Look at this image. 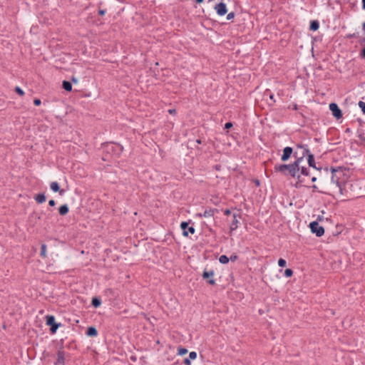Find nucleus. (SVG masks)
I'll return each mask as SVG.
<instances>
[{
  "label": "nucleus",
  "instance_id": "1",
  "mask_svg": "<svg viewBox=\"0 0 365 365\" xmlns=\"http://www.w3.org/2000/svg\"><path fill=\"white\" fill-rule=\"evenodd\" d=\"M341 195L357 198L365 195V184H335Z\"/></svg>",
  "mask_w": 365,
  "mask_h": 365
},
{
  "label": "nucleus",
  "instance_id": "2",
  "mask_svg": "<svg viewBox=\"0 0 365 365\" xmlns=\"http://www.w3.org/2000/svg\"><path fill=\"white\" fill-rule=\"evenodd\" d=\"M299 160L295 162L292 165H275L274 170L277 172L281 173L285 175H292V177L299 178Z\"/></svg>",
  "mask_w": 365,
  "mask_h": 365
},
{
  "label": "nucleus",
  "instance_id": "3",
  "mask_svg": "<svg viewBox=\"0 0 365 365\" xmlns=\"http://www.w3.org/2000/svg\"><path fill=\"white\" fill-rule=\"evenodd\" d=\"M309 228H310L312 232L314 233L317 237H321L324 234V227L322 226H319L317 221L310 222Z\"/></svg>",
  "mask_w": 365,
  "mask_h": 365
},
{
  "label": "nucleus",
  "instance_id": "4",
  "mask_svg": "<svg viewBox=\"0 0 365 365\" xmlns=\"http://www.w3.org/2000/svg\"><path fill=\"white\" fill-rule=\"evenodd\" d=\"M46 324L51 327L50 330L52 334H55L60 327V324L56 323L55 317L53 315H47L46 317Z\"/></svg>",
  "mask_w": 365,
  "mask_h": 365
},
{
  "label": "nucleus",
  "instance_id": "5",
  "mask_svg": "<svg viewBox=\"0 0 365 365\" xmlns=\"http://www.w3.org/2000/svg\"><path fill=\"white\" fill-rule=\"evenodd\" d=\"M329 109L332 115L336 118L339 119L342 117V113L336 103H331L329 104Z\"/></svg>",
  "mask_w": 365,
  "mask_h": 365
},
{
  "label": "nucleus",
  "instance_id": "6",
  "mask_svg": "<svg viewBox=\"0 0 365 365\" xmlns=\"http://www.w3.org/2000/svg\"><path fill=\"white\" fill-rule=\"evenodd\" d=\"M180 227L182 230V235L185 237L188 236L189 233L194 234L195 230L193 227H189V224L186 222H182L180 224Z\"/></svg>",
  "mask_w": 365,
  "mask_h": 365
},
{
  "label": "nucleus",
  "instance_id": "7",
  "mask_svg": "<svg viewBox=\"0 0 365 365\" xmlns=\"http://www.w3.org/2000/svg\"><path fill=\"white\" fill-rule=\"evenodd\" d=\"M217 14L220 16H223L227 13V6L224 3H220L215 6Z\"/></svg>",
  "mask_w": 365,
  "mask_h": 365
},
{
  "label": "nucleus",
  "instance_id": "8",
  "mask_svg": "<svg viewBox=\"0 0 365 365\" xmlns=\"http://www.w3.org/2000/svg\"><path fill=\"white\" fill-rule=\"evenodd\" d=\"M214 274H215V273H214V271H212V270L205 271L202 273V278L205 279H210L209 281H208V283L210 284L213 285V284H215V280L214 279H212Z\"/></svg>",
  "mask_w": 365,
  "mask_h": 365
},
{
  "label": "nucleus",
  "instance_id": "9",
  "mask_svg": "<svg viewBox=\"0 0 365 365\" xmlns=\"http://www.w3.org/2000/svg\"><path fill=\"white\" fill-rule=\"evenodd\" d=\"M232 217H233L232 222H231V224L230 225V230L231 232L235 230L238 227V225H239V220L237 219L239 217V215L234 213L232 215Z\"/></svg>",
  "mask_w": 365,
  "mask_h": 365
},
{
  "label": "nucleus",
  "instance_id": "10",
  "mask_svg": "<svg viewBox=\"0 0 365 365\" xmlns=\"http://www.w3.org/2000/svg\"><path fill=\"white\" fill-rule=\"evenodd\" d=\"M292 153V148L286 147L283 150V154L281 158L282 160V161L287 160L289 158V157L291 156Z\"/></svg>",
  "mask_w": 365,
  "mask_h": 365
},
{
  "label": "nucleus",
  "instance_id": "11",
  "mask_svg": "<svg viewBox=\"0 0 365 365\" xmlns=\"http://www.w3.org/2000/svg\"><path fill=\"white\" fill-rule=\"evenodd\" d=\"M304 152L307 155L308 158V163L310 167H312L314 168H316L315 163H314V155L309 152V149L304 148Z\"/></svg>",
  "mask_w": 365,
  "mask_h": 365
},
{
  "label": "nucleus",
  "instance_id": "12",
  "mask_svg": "<svg viewBox=\"0 0 365 365\" xmlns=\"http://www.w3.org/2000/svg\"><path fill=\"white\" fill-rule=\"evenodd\" d=\"M56 365H65V357L63 351H58L57 354V359L55 363Z\"/></svg>",
  "mask_w": 365,
  "mask_h": 365
},
{
  "label": "nucleus",
  "instance_id": "13",
  "mask_svg": "<svg viewBox=\"0 0 365 365\" xmlns=\"http://www.w3.org/2000/svg\"><path fill=\"white\" fill-rule=\"evenodd\" d=\"M34 199L36 201V202L41 204L46 201V197L43 193H40V194L36 195L35 196Z\"/></svg>",
  "mask_w": 365,
  "mask_h": 365
},
{
  "label": "nucleus",
  "instance_id": "14",
  "mask_svg": "<svg viewBox=\"0 0 365 365\" xmlns=\"http://www.w3.org/2000/svg\"><path fill=\"white\" fill-rule=\"evenodd\" d=\"M68 211L69 209L67 205H61L58 209V212L61 215H66L68 212Z\"/></svg>",
  "mask_w": 365,
  "mask_h": 365
},
{
  "label": "nucleus",
  "instance_id": "15",
  "mask_svg": "<svg viewBox=\"0 0 365 365\" xmlns=\"http://www.w3.org/2000/svg\"><path fill=\"white\" fill-rule=\"evenodd\" d=\"M87 335L89 336H96L98 334V331L94 327H89L86 332Z\"/></svg>",
  "mask_w": 365,
  "mask_h": 365
},
{
  "label": "nucleus",
  "instance_id": "16",
  "mask_svg": "<svg viewBox=\"0 0 365 365\" xmlns=\"http://www.w3.org/2000/svg\"><path fill=\"white\" fill-rule=\"evenodd\" d=\"M63 88L67 91H71L72 90V85L70 82L64 81L63 82Z\"/></svg>",
  "mask_w": 365,
  "mask_h": 365
},
{
  "label": "nucleus",
  "instance_id": "17",
  "mask_svg": "<svg viewBox=\"0 0 365 365\" xmlns=\"http://www.w3.org/2000/svg\"><path fill=\"white\" fill-rule=\"evenodd\" d=\"M319 23L317 21H312L310 24V29L312 31H317L319 29Z\"/></svg>",
  "mask_w": 365,
  "mask_h": 365
},
{
  "label": "nucleus",
  "instance_id": "18",
  "mask_svg": "<svg viewBox=\"0 0 365 365\" xmlns=\"http://www.w3.org/2000/svg\"><path fill=\"white\" fill-rule=\"evenodd\" d=\"M219 262L222 264H227L229 262V258L226 255H221Z\"/></svg>",
  "mask_w": 365,
  "mask_h": 365
},
{
  "label": "nucleus",
  "instance_id": "19",
  "mask_svg": "<svg viewBox=\"0 0 365 365\" xmlns=\"http://www.w3.org/2000/svg\"><path fill=\"white\" fill-rule=\"evenodd\" d=\"M41 255L42 257L45 258L46 257V245L45 244H43L41 245Z\"/></svg>",
  "mask_w": 365,
  "mask_h": 365
},
{
  "label": "nucleus",
  "instance_id": "20",
  "mask_svg": "<svg viewBox=\"0 0 365 365\" xmlns=\"http://www.w3.org/2000/svg\"><path fill=\"white\" fill-rule=\"evenodd\" d=\"M101 302L99 299L98 298H93L92 299V305L95 307H98L101 305Z\"/></svg>",
  "mask_w": 365,
  "mask_h": 365
},
{
  "label": "nucleus",
  "instance_id": "21",
  "mask_svg": "<svg viewBox=\"0 0 365 365\" xmlns=\"http://www.w3.org/2000/svg\"><path fill=\"white\" fill-rule=\"evenodd\" d=\"M293 274V271L291 269H287L284 271V276L287 277H290Z\"/></svg>",
  "mask_w": 365,
  "mask_h": 365
},
{
  "label": "nucleus",
  "instance_id": "22",
  "mask_svg": "<svg viewBox=\"0 0 365 365\" xmlns=\"http://www.w3.org/2000/svg\"><path fill=\"white\" fill-rule=\"evenodd\" d=\"M187 353V349L185 348H180L178 349V355H184Z\"/></svg>",
  "mask_w": 365,
  "mask_h": 365
},
{
  "label": "nucleus",
  "instance_id": "23",
  "mask_svg": "<svg viewBox=\"0 0 365 365\" xmlns=\"http://www.w3.org/2000/svg\"><path fill=\"white\" fill-rule=\"evenodd\" d=\"M286 264H287L286 261H285L284 259H282V258H280V259L278 260V265H279V267H285V266H286Z\"/></svg>",
  "mask_w": 365,
  "mask_h": 365
},
{
  "label": "nucleus",
  "instance_id": "24",
  "mask_svg": "<svg viewBox=\"0 0 365 365\" xmlns=\"http://www.w3.org/2000/svg\"><path fill=\"white\" fill-rule=\"evenodd\" d=\"M197 353L195 351H191L189 354V359L190 360H195L197 358Z\"/></svg>",
  "mask_w": 365,
  "mask_h": 365
},
{
  "label": "nucleus",
  "instance_id": "25",
  "mask_svg": "<svg viewBox=\"0 0 365 365\" xmlns=\"http://www.w3.org/2000/svg\"><path fill=\"white\" fill-rule=\"evenodd\" d=\"M51 188L53 192H57L59 190L58 184H51Z\"/></svg>",
  "mask_w": 365,
  "mask_h": 365
},
{
  "label": "nucleus",
  "instance_id": "26",
  "mask_svg": "<svg viewBox=\"0 0 365 365\" xmlns=\"http://www.w3.org/2000/svg\"><path fill=\"white\" fill-rule=\"evenodd\" d=\"M15 91L20 96H24V91L20 88V87H16L15 88Z\"/></svg>",
  "mask_w": 365,
  "mask_h": 365
},
{
  "label": "nucleus",
  "instance_id": "27",
  "mask_svg": "<svg viewBox=\"0 0 365 365\" xmlns=\"http://www.w3.org/2000/svg\"><path fill=\"white\" fill-rule=\"evenodd\" d=\"M359 106L361 109L362 112L365 114V102L359 101Z\"/></svg>",
  "mask_w": 365,
  "mask_h": 365
},
{
  "label": "nucleus",
  "instance_id": "28",
  "mask_svg": "<svg viewBox=\"0 0 365 365\" xmlns=\"http://www.w3.org/2000/svg\"><path fill=\"white\" fill-rule=\"evenodd\" d=\"M322 213L324 214V211H322ZM317 221H323L324 220V217L323 215H318L317 218Z\"/></svg>",
  "mask_w": 365,
  "mask_h": 365
},
{
  "label": "nucleus",
  "instance_id": "29",
  "mask_svg": "<svg viewBox=\"0 0 365 365\" xmlns=\"http://www.w3.org/2000/svg\"><path fill=\"white\" fill-rule=\"evenodd\" d=\"M34 105H36V106H40V105H41V100H40V99H35V100L34 101Z\"/></svg>",
  "mask_w": 365,
  "mask_h": 365
},
{
  "label": "nucleus",
  "instance_id": "30",
  "mask_svg": "<svg viewBox=\"0 0 365 365\" xmlns=\"http://www.w3.org/2000/svg\"><path fill=\"white\" fill-rule=\"evenodd\" d=\"M232 127V123H230V122L226 123L225 125V129H229V128H230Z\"/></svg>",
  "mask_w": 365,
  "mask_h": 365
},
{
  "label": "nucleus",
  "instance_id": "31",
  "mask_svg": "<svg viewBox=\"0 0 365 365\" xmlns=\"http://www.w3.org/2000/svg\"><path fill=\"white\" fill-rule=\"evenodd\" d=\"M183 362L185 365H191V361L190 359H185Z\"/></svg>",
  "mask_w": 365,
  "mask_h": 365
},
{
  "label": "nucleus",
  "instance_id": "32",
  "mask_svg": "<svg viewBox=\"0 0 365 365\" xmlns=\"http://www.w3.org/2000/svg\"><path fill=\"white\" fill-rule=\"evenodd\" d=\"M234 17V14L233 13H230L227 16V19H231Z\"/></svg>",
  "mask_w": 365,
  "mask_h": 365
},
{
  "label": "nucleus",
  "instance_id": "33",
  "mask_svg": "<svg viewBox=\"0 0 365 365\" xmlns=\"http://www.w3.org/2000/svg\"><path fill=\"white\" fill-rule=\"evenodd\" d=\"M169 113L171 114V115H175L176 113V111L175 109H170L168 110Z\"/></svg>",
  "mask_w": 365,
  "mask_h": 365
},
{
  "label": "nucleus",
  "instance_id": "34",
  "mask_svg": "<svg viewBox=\"0 0 365 365\" xmlns=\"http://www.w3.org/2000/svg\"><path fill=\"white\" fill-rule=\"evenodd\" d=\"M48 204L51 206H54L56 202H55V201L53 200H49Z\"/></svg>",
  "mask_w": 365,
  "mask_h": 365
},
{
  "label": "nucleus",
  "instance_id": "35",
  "mask_svg": "<svg viewBox=\"0 0 365 365\" xmlns=\"http://www.w3.org/2000/svg\"><path fill=\"white\" fill-rule=\"evenodd\" d=\"M224 214H225V215H230V214H231V211H230V210H225L224 211Z\"/></svg>",
  "mask_w": 365,
  "mask_h": 365
},
{
  "label": "nucleus",
  "instance_id": "36",
  "mask_svg": "<svg viewBox=\"0 0 365 365\" xmlns=\"http://www.w3.org/2000/svg\"><path fill=\"white\" fill-rule=\"evenodd\" d=\"M301 173H302V174H303V175H307V171H306V169H304V168H302V171H301Z\"/></svg>",
  "mask_w": 365,
  "mask_h": 365
},
{
  "label": "nucleus",
  "instance_id": "37",
  "mask_svg": "<svg viewBox=\"0 0 365 365\" xmlns=\"http://www.w3.org/2000/svg\"><path fill=\"white\" fill-rule=\"evenodd\" d=\"M237 257V255H232V256L230 257V259H231L232 261H235V260H236Z\"/></svg>",
  "mask_w": 365,
  "mask_h": 365
},
{
  "label": "nucleus",
  "instance_id": "38",
  "mask_svg": "<svg viewBox=\"0 0 365 365\" xmlns=\"http://www.w3.org/2000/svg\"><path fill=\"white\" fill-rule=\"evenodd\" d=\"M99 14H100V15H101V16H103V15H104V14H105V11H104L103 10H100V11H99Z\"/></svg>",
  "mask_w": 365,
  "mask_h": 365
},
{
  "label": "nucleus",
  "instance_id": "39",
  "mask_svg": "<svg viewBox=\"0 0 365 365\" xmlns=\"http://www.w3.org/2000/svg\"><path fill=\"white\" fill-rule=\"evenodd\" d=\"M362 8L365 10V0H362Z\"/></svg>",
  "mask_w": 365,
  "mask_h": 365
},
{
  "label": "nucleus",
  "instance_id": "40",
  "mask_svg": "<svg viewBox=\"0 0 365 365\" xmlns=\"http://www.w3.org/2000/svg\"><path fill=\"white\" fill-rule=\"evenodd\" d=\"M335 173H341L342 171L341 170H334Z\"/></svg>",
  "mask_w": 365,
  "mask_h": 365
},
{
  "label": "nucleus",
  "instance_id": "41",
  "mask_svg": "<svg viewBox=\"0 0 365 365\" xmlns=\"http://www.w3.org/2000/svg\"><path fill=\"white\" fill-rule=\"evenodd\" d=\"M362 56L364 58H365V48L362 50V53H361Z\"/></svg>",
  "mask_w": 365,
  "mask_h": 365
},
{
  "label": "nucleus",
  "instance_id": "42",
  "mask_svg": "<svg viewBox=\"0 0 365 365\" xmlns=\"http://www.w3.org/2000/svg\"><path fill=\"white\" fill-rule=\"evenodd\" d=\"M209 215H210V214L209 212H205V213H204V216L205 217H207V216H209Z\"/></svg>",
  "mask_w": 365,
  "mask_h": 365
},
{
  "label": "nucleus",
  "instance_id": "43",
  "mask_svg": "<svg viewBox=\"0 0 365 365\" xmlns=\"http://www.w3.org/2000/svg\"><path fill=\"white\" fill-rule=\"evenodd\" d=\"M316 180H317V178H316L315 177H312V178H311V180H312V182H314Z\"/></svg>",
  "mask_w": 365,
  "mask_h": 365
},
{
  "label": "nucleus",
  "instance_id": "44",
  "mask_svg": "<svg viewBox=\"0 0 365 365\" xmlns=\"http://www.w3.org/2000/svg\"><path fill=\"white\" fill-rule=\"evenodd\" d=\"M197 3H202L204 0H196Z\"/></svg>",
  "mask_w": 365,
  "mask_h": 365
},
{
  "label": "nucleus",
  "instance_id": "45",
  "mask_svg": "<svg viewBox=\"0 0 365 365\" xmlns=\"http://www.w3.org/2000/svg\"><path fill=\"white\" fill-rule=\"evenodd\" d=\"M269 98H270V99L273 100V98H274L273 95H270V96H269Z\"/></svg>",
  "mask_w": 365,
  "mask_h": 365
},
{
  "label": "nucleus",
  "instance_id": "46",
  "mask_svg": "<svg viewBox=\"0 0 365 365\" xmlns=\"http://www.w3.org/2000/svg\"><path fill=\"white\" fill-rule=\"evenodd\" d=\"M363 29L365 30V22L363 24Z\"/></svg>",
  "mask_w": 365,
  "mask_h": 365
},
{
  "label": "nucleus",
  "instance_id": "47",
  "mask_svg": "<svg viewBox=\"0 0 365 365\" xmlns=\"http://www.w3.org/2000/svg\"><path fill=\"white\" fill-rule=\"evenodd\" d=\"M197 143H201V140H197Z\"/></svg>",
  "mask_w": 365,
  "mask_h": 365
},
{
  "label": "nucleus",
  "instance_id": "48",
  "mask_svg": "<svg viewBox=\"0 0 365 365\" xmlns=\"http://www.w3.org/2000/svg\"><path fill=\"white\" fill-rule=\"evenodd\" d=\"M301 148H303V146H299ZM305 148H304V149ZM304 153H306L304 151L303 152V155H304Z\"/></svg>",
  "mask_w": 365,
  "mask_h": 365
}]
</instances>
